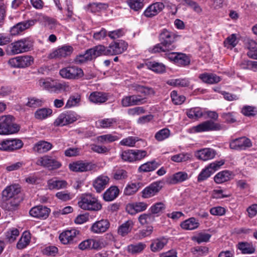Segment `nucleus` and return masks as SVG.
Masks as SVG:
<instances>
[{
    "instance_id": "nucleus-23",
    "label": "nucleus",
    "mask_w": 257,
    "mask_h": 257,
    "mask_svg": "<svg viewBox=\"0 0 257 257\" xmlns=\"http://www.w3.org/2000/svg\"><path fill=\"white\" fill-rule=\"evenodd\" d=\"M53 145L48 142L41 140L34 145L33 151L39 154H44L51 150Z\"/></svg>"
},
{
    "instance_id": "nucleus-43",
    "label": "nucleus",
    "mask_w": 257,
    "mask_h": 257,
    "mask_svg": "<svg viewBox=\"0 0 257 257\" xmlns=\"http://www.w3.org/2000/svg\"><path fill=\"white\" fill-rule=\"evenodd\" d=\"M237 248L243 254H251L255 252V246L251 243L240 242L237 244Z\"/></svg>"
},
{
    "instance_id": "nucleus-38",
    "label": "nucleus",
    "mask_w": 257,
    "mask_h": 257,
    "mask_svg": "<svg viewBox=\"0 0 257 257\" xmlns=\"http://www.w3.org/2000/svg\"><path fill=\"white\" fill-rule=\"evenodd\" d=\"M107 99V95L100 92H93L89 96L90 101L95 103H102L105 102Z\"/></svg>"
},
{
    "instance_id": "nucleus-19",
    "label": "nucleus",
    "mask_w": 257,
    "mask_h": 257,
    "mask_svg": "<svg viewBox=\"0 0 257 257\" xmlns=\"http://www.w3.org/2000/svg\"><path fill=\"white\" fill-rule=\"evenodd\" d=\"M21 198H3L0 203L2 208L8 211L15 210L21 201Z\"/></svg>"
},
{
    "instance_id": "nucleus-57",
    "label": "nucleus",
    "mask_w": 257,
    "mask_h": 257,
    "mask_svg": "<svg viewBox=\"0 0 257 257\" xmlns=\"http://www.w3.org/2000/svg\"><path fill=\"white\" fill-rule=\"evenodd\" d=\"M127 3L131 9L138 11L144 7V0H128Z\"/></svg>"
},
{
    "instance_id": "nucleus-13",
    "label": "nucleus",
    "mask_w": 257,
    "mask_h": 257,
    "mask_svg": "<svg viewBox=\"0 0 257 257\" xmlns=\"http://www.w3.org/2000/svg\"><path fill=\"white\" fill-rule=\"evenodd\" d=\"M163 181H156L151 184L142 191V197L149 198L156 195L162 188Z\"/></svg>"
},
{
    "instance_id": "nucleus-54",
    "label": "nucleus",
    "mask_w": 257,
    "mask_h": 257,
    "mask_svg": "<svg viewBox=\"0 0 257 257\" xmlns=\"http://www.w3.org/2000/svg\"><path fill=\"white\" fill-rule=\"evenodd\" d=\"M20 68H25L31 66L34 63V58L30 55L19 56Z\"/></svg>"
},
{
    "instance_id": "nucleus-61",
    "label": "nucleus",
    "mask_w": 257,
    "mask_h": 257,
    "mask_svg": "<svg viewBox=\"0 0 257 257\" xmlns=\"http://www.w3.org/2000/svg\"><path fill=\"white\" fill-rule=\"evenodd\" d=\"M91 60H92V56L90 55L88 50H86L84 54L77 56L74 59V62L76 64H81Z\"/></svg>"
},
{
    "instance_id": "nucleus-25",
    "label": "nucleus",
    "mask_w": 257,
    "mask_h": 257,
    "mask_svg": "<svg viewBox=\"0 0 257 257\" xmlns=\"http://www.w3.org/2000/svg\"><path fill=\"white\" fill-rule=\"evenodd\" d=\"M215 151L211 148H204L196 152V157L202 161H207L214 158Z\"/></svg>"
},
{
    "instance_id": "nucleus-11",
    "label": "nucleus",
    "mask_w": 257,
    "mask_h": 257,
    "mask_svg": "<svg viewBox=\"0 0 257 257\" xmlns=\"http://www.w3.org/2000/svg\"><path fill=\"white\" fill-rule=\"evenodd\" d=\"M95 168L94 165L90 162L83 161H77L69 164V169L76 172H83L92 170Z\"/></svg>"
},
{
    "instance_id": "nucleus-28",
    "label": "nucleus",
    "mask_w": 257,
    "mask_h": 257,
    "mask_svg": "<svg viewBox=\"0 0 257 257\" xmlns=\"http://www.w3.org/2000/svg\"><path fill=\"white\" fill-rule=\"evenodd\" d=\"M188 178V175L186 172L180 171L170 177L167 180V182L170 184H176L184 182Z\"/></svg>"
},
{
    "instance_id": "nucleus-3",
    "label": "nucleus",
    "mask_w": 257,
    "mask_h": 257,
    "mask_svg": "<svg viewBox=\"0 0 257 257\" xmlns=\"http://www.w3.org/2000/svg\"><path fill=\"white\" fill-rule=\"evenodd\" d=\"M179 37V36L175 33L166 29H163L161 31L158 38L160 42L164 46V48L168 49L171 52L176 48L175 43Z\"/></svg>"
},
{
    "instance_id": "nucleus-63",
    "label": "nucleus",
    "mask_w": 257,
    "mask_h": 257,
    "mask_svg": "<svg viewBox=\"0 0 257 257\" xmlns=\"http://www.w3.org/2000/svg\"><path fill=\"white\" fill-rule=\"evenodd\" d=\"M171 97L172 102L175 105H180L185 100L186 98L183 95H179L176 91H173L171 93Z\"/></svg>"
},
{
    "instance_id": "nucleus-49",
    "label": "nucleus",
    "mask_w": 257,
    "mask_h": 257,
    "mask_svg": "<svg viewBox=\"0 0 257 257\" xmlns=\"http://www.w3.org/2000/svg\"><path fill=\"white\" fill-rule=\"evenodd\" d=\"M238 42L236 34H232L225 39L223 44L224 46L227 49H232L236 46Z\"/></svg>"
},
{
    "instance_id": "nucleus-14",
    "label": "nucleus",
    "mask_w": 257,
    "mask_h": 257,
    "mask_svg": "<svg viewBox=\"0 0 257 257\" xmlns=\"http://www.w3.org/2000/svg\"><path fill=\"white\" fill-rule=\"evenodd\" d=\"M222 128V126L220 124L215 123L212 120L205 121L194 126V130L196 132L219 131Z\"/></svg>"
},
{
    "instance_id": "nucleus-39",
    "label": "nucleus",
    "mask_w": 257,
    "mask_h": 257,
    "mask_svg": "<svg viewBox=\"0 0 257 257\" xmlns=\"http://www.w3.org/2000/svg\"><path fill=\"white\" fill-rule=\"evenodd\" d=\"M87 50L92 56V59L100 55H106V47L103 45H99Z\"/></svg>"
},
{
    "instance_id": "nucleus-5",
    "label": "nucleus",
    "mask_w": 257,
    "mask_h": 257,
    "mask_svg": "<svg viewBox=\"0 0 257 257\" xmlns=\"http://www.w3.org/2000/svg\"><path fill=\"white\" fill-rule=\"evenodd\" d=\"M36 164L47 168L49 170H56L62 166L61 163L56 158L48 155H45L37 158Z\"/></svg>"
},
{
    "instance_id": "nucleus-17",
    "label": "nucleus",
    "mask_w": 257,
    "mask_h": 257,
    "mask_svg": "<svg viewBox=\"0 0 257 257\" xmlns=\"http://www.w3.org/2000/svg\"><path fill=\"white\" fill-rule=\"evenodd\" d=\"M165 8L163 3L156 2L148 7L143 13L144 16L148 18H152L161 12Z\"/></svg>"
},
{
    "instance_id": "nucleus-27",
    "label": "nucleus",
    "mask_w": 257,
    "mask_h": 257,
    "mask_svg": "<svg viewBox=\"0 0 257 257\" xmlns=\"http://www.w3.org/2000/svg\"><path fill=\"white\" fill-rule=\"evenodd\" d=\"M79 247L82 250L87 249H98L101 247V246L100 241L93 239H88L81 242L79 244Z\"/></svg>"
},
{
    "instance_id": "nucleus-20",
    "label": "nucleus",
    "mask_w": 257,
    "mask_h": 257,
    "mask_svg": "<svg viewBox=\"0 0 257 257\" xmlns=\"http://www.w3.org/2000/svg\"><path fill=\"white\" fill-rule=\"evenodd\" d=\"M73 51V48L70 46H63L61 48H59L49 55L50 59H57L66 57L70 56Z\"/></svg>"
},
{
    "instance_id": "nucleus-42",
    "label": "nucleus",
    "mask_w": 257,
    "mask_h": 257,
    "mask_svg": "<svg viewBox=\"0 0 257 257\" xmlns=\"http://www.w3.org/2000/svg\"><path fill=\"white\" fill-rule=\"evenodd\" d=\"M134 225V222L132 220H128L119 227L118 233L122 236L126 235L131 231Z\"/></svg>"
},
{
    "instance_id": "nucleus-18",
    "label": "nucleus",
    "mask_w": 257,
    "mask_h": 257,
    "mask_svg": "<svg viewBox=\"0 0 257 257\" xmlns=\"http://www.w3.org/2000/svg\"><path fill=\"white\" fill-rule=\"evenodd\" d=\"M21 191V187L18 184H13L8 186L2 192V198H21L19 196Z\"/></svg>"
},
{
    "instance_id": "nucleus-22",
    "label": "nucleus",
    "mask_w": 257,
    "mask_h": 257,
    "mask_svg": "<svg viewBox=\"0 0 257 257\" xmlns=\"http://www.w3.org/2000/svg\"><path fill=\"white\" fill-rule=\"evenodd\" d=\"M109 226V222L107 219H101L93 223L90 230L94 233H102L106 231Z\"/></svg>"
},
{
    "instance_id": "nucleus-51",
    "label": "nucleus",
    "mask_w": 257,
    "mask_h": 257,
    "mask_svg": "<svg viewBox=\"0 0 257 257\" xmlns=\"http://www.w3.org/2000/svg\"><path fill=\"white\" fill-rule=\"evenodd\" d=\"M128 176V172L123 169H116L112 173V177L115 180H125Z\"/></svg>"
},
{
    "instance_id": "nucleus-47",
    "label": "nucleus",
    "mask_w": 257,
    "mask_h": 257,
    "mask_svg": "<svg viewBox=\"0 0 257 257\" xmlns=\"http://www.w3.org/2000/svg\"><path fill=\"white\" fill-rule=\"evenodd\" d=\"M155 216L149 213H143L138 217V220L142 225H148L152 223L155 220Z\"/></svg>"
},
{
    "instance_id": "nucleus-56",
    "label": "nucleus",
    "mask_w": 257,
    "mask_h": 257,
    "mask_svg": "<svg viewBox=\"0 0 257 257\" xmlns=\"http://www.w3.org/2000/svg\"><path fill=\"white\" fill-rule=\"evenodd\" d=\"M140 188V184L132 183L128 184L124 190V194L126 195H132L136 193Z\"/></svg>"
},
{
    "instance_id": "nucleus-10",
    "label": "nucleus",
    "mask_w": 257,
    "mask_h": 257,
    "mask_svg": "<svg viewBox=\"0 0 257 257\" xmlns=\"http://www.w3.org/2000/svg\"><path fill=\"white\" fill-rule=\"evenodd\" d=\"M224 162L223 161H219L211 163L206 167L205 169H203L202 171L198 175L197 177V181L199 182L203 181L208 178L216 170L223 165Z\"/></svg>"
},
{
    "instance_id": "nucleus-8",
    "label": "nucleus",
    "mask_w": 257,
    "mask_h": 257,
    "mask_svg": "<svg viewBox=\"0 0 257 257\" xmlns=\"http://www.w3.org/2000/svg\"><path fill=\"white\" fill-rule=\"evenodd\" d=\"M165 57L179 66L185 67L190 63V59L186 54L182 53L172 52L165 54Z\"/></svg>"
},
{
    "instance_id": "nucleus-41",
    "label": "nucleus",
    "mask_w": 257,
    "mask_h": 257,
    "mask_svg": "<svg viewBox=\"0 0 257 257\" xmlns=\"http://www.w3.org/2000/svg\"><path fill=\"white\" fill-rule=\"evenodd\" d=\"M116 122L115 118H107L99 119L96 123L98 128H109L113 127Z\"/></svg>"
},
{
    "instance_id": "nucleus-32",
    "label": "nucleus",
    "mask_w": 257,
    "mask_h": 257,
    "mask_svg": "<svg viewBox=\"0 0 257 257\" xmlns=\"http://www.w3.org/2000/svg\"><path fill=\"white\" fill-rule=\"evenodd\" d=\"M146 247V244L142 242L133 243L127 245V251L132 254H137L141 253Z\"/></svg>"
},
{
    "instance_id": "nucleus-1",
    "label": "nucleus",
    "mask_w": 257,
    "mask_h": 257,
    "mask_svg": "<svg viewBox=\"0 0 257 257\" xmlns=\"http://www.w3.org/2000/svg\"><path fill=\"white\" fill-rule=\"evenodd\" d=\"M33 41L29 38L16 41L7 46L6 52L9 55H15L31 51Z\"/></svg>"
},
{
    "instance_id": "nucleus-46",
    "label": "nucleus",
    "mask_w": 257,
    "mask_h": 257,
    "mask_svg": "<svg viewBox=\"0 0 257 257\" xmlns=\"http://www.w3.org/2000/svg\"><path fill=\"white\" fill-rule=\"evenodd\" d=\"M30 239V233L24 232L17 244V248L20 249L25 248L29 244Z\"/></svg>"
},
{
    "instance_id": "nucleus-31",
    "label": "nucleus",
    "mask_w": 257,
    "mask_h": 257,
    "mask_svg": "<svg viewBox=\"0 0 257 257\" xmlns=\"http://www.w3.org/2000/svg\"><path fill=\"white\" fill-rule=\"evenodd\" d=\"M199 78L204 83L208 84L217 83L220 81L221 78L215 74L204 73L201 74Z\"/></svg>"
},
{
    "instance_id": "nucleus-62",
    "label": "nucleus",
    "mask_w": 257,
    "mask_h": 257,
    "mask_svg": "<svg viewBox=\"0 0 257 257\" xmlns=\"http://www.w3.org/2000/svg\"><path fill=\"white\" fill-rule=\"evenodd\" d=\"M62 113L67 124L73 123L78 119V115L74 111H65Z\"/></svg>"
},
{
    "instance_id": "nucleus-48",
    "label": "nucleus",
    "mask_w": 257,
    "mask_h": 257,
    "mask_svg": "<svg viewBox=\"0 0 257 257\" xmlns=\"http://www.w3.org/2000/svg\"><path fill=\"white\" fill-rule=\"evenodd\" d=\"M180 2L182 6L189 7L197 13H200L202 11L200 6L192 0H180Z\"/></svg>"
},
{
    "instance_id": "nucleus-55",
    "label": "nucleus",
    "mask_w": 257,
    "mask_h": 257,
    "mask_svg": "<svg viewBox=\"0 0 257 257\" xmlns=\"http://www.w3.org/2000/svg\"><path fill=\"white\" fill-rule=\"evenodd\" d=\"M141 140L139 138L136 137H128L122 139L120 142L119 145L129 147H134L136 143Z\"/></svg>"
},
{
    "instance_id": "nucleus-36",
    "label": "nucleus",
    "mask_w": 257,
    "mask_h": 257,
    "mask_svg": "<svg viewBox=\"0 0 257 257\" xmlns=\"http://www.w3.org/2000/svg\"><path fill=\"white\" fill-rule=\"evenodd\" d=\"M199 225L198 220L194 217H191L183 221L181 224V227L185 230L195 229Z\"/></svg>"
},
{
    "instance_id": "nucleus-16",
    "label": "nucleus",
    "mask_w": 257,
    "mask_h": 257,
    "mask_svg": "<svg viewBox=\"0 0 257 257\" xmlns=\"http://www.w3.org/2000/svg\"><path fill=\"white\" fill-rule=\"evenodd\" d=\"M50 212V209L43 205H38L32 208L30 211V215L34 217L40 219H46Z\"/></svg>"
},
{
    "instance_id": "nucleus-2",
    "label": "nucleus",
    "mask_w": 257,
    "mask_h": 257,
    "mask_svg": "<svg viewBox=\"0 0 257 257\" xmlns=\"http://www.w3.org/2000/svg\"><path fill=\"white\" fill-rule=\"evenodd\" d=\"M78 205L85 210L98 211L102 208L97 199L90 193L82 194L78 202Z\"/></svg>"
},
{
    "instance_id": "nucleus-9",
    "label": "nucleus",
    "mask_w": 257,
    "mask_h": 257,
    "mask_svg": "<svg viewBox=\"0 0 257 257\" xmlns=\"http://www.w3.org/2000/svg\"><path fill=\"white\" fill-rule=\"evenodd\" d=\"M128 47V44L124 41L120 40L111 42L106 47V55H116L122 53Z\"/></svg>"
},
{
    "instance_id": "nucleus-60",
    "label": "nucleus",
    "mask_w": 257,
    "mask_h": 257,
    "mask_svg": "<svg viewBox=\"0 0 257 257\" xmlns=\"http://www.w3.org/2000/svg\"><path fill=\"white\" fill-rule=\"evenodd\" d=\"M120 156L123 161L128 162H134V150H127L122 151L120 154Z\"/></svg>"
},
{
    "instance_id": "nucleus-21",
    "label": "nucleus",
    "mask_w": 257,
    "mask_h": 257,
    "mask_svg": "<svg viewBox=\"0 0 257 257\" xmlns=\"http://www.w3.org/2000/svg\"><path fill=\"white\" fill-rule=\"evenodd\" d=\"M79 233V231L72 229L62 232L59 235L61 242L64 244H70L75 241L76 235Z\"/></svg>"
},
{
    "instance_id": "nucleus-45",
    "label": "nucleus",
    "mask_w": 257,
    "mask_h": 257,
    "mask_svg": "<svg viewBox=\"0 0 257 257\" xmlns=\"http://www.w3.org/2000/svg\"><path fill=\"white\" fill-rule=\"evenodd\" d=\"M167 83L175 87H188L190 84V81L187 78H179L169 80Z\"/></svg>"
},
{
    "instance_id": "nucleus-40",
    "label": "nucleus",
    "mask_w": 257,
    "mask_h": 257,
    "mask_svg": "<svg viewBox=\"0 0 257 257\" xmlns=\"http://www.w3.org/2000/svg\"><path fill=\"white\" fill-rule=\"evenodd\" d=\"M231 173L224 170L218 173L214 177V181L217 184H221L228 181L231 178Z\"/></svg>"
},
{
    "instance_id": "nucleus-6",
    "label": "nucleus",
    "mask_w": 257,
    "mask_h": 257,
    "mask_svg": "<svg viewBox=\"0 0 257 257\" xmlns=\"http://www.w3.org/2000/svg\"><path fill=\"white\" fill-rule=\"evenodd\" d=\"M59 74L62 78L69 80L78 79L84 75L82 69L76 66L63 68L60 70Z\"/></svg>"
},
{
    "instance_id": "nucleus-26",
    "label": "nucleus",
    "mask_w": 257,
    "mask_h": 257,
    "mask_svg": "<svg viewBox=\"0 0 257 257\" xmlns=\"http://www.w3.org/2000/svg\"><path fill=\"white\" fill-rule=\"evenodd\" d=\"M67 185L68 183L65 180H59L57 178H52L47 181V187L51 190L66 188Z\"/></svg>"
},
{
    "instance_id": "nucleus-12",
    "label": "nucleus",
    "mask_w": 257,
    "mask_h": 257,
    "mask_svg": "<svg viewBox=\"0 0 257 257\" xmlns=\"http://www.w3.org/2000/svg\"><path fill=\"white\" fill-rule=\"evenodd\" d=\"M121 102L123 107L140 105L146 103V98L140 95H128L123 97Z\"/></svg>"
},
{
    "instance_id": "nucleus-35",
    "label": "nucleus",
    "mask_w": 257,
    "mask_h": 257,
    "mask_svg": "<svg viewBox=\"0 0 257 257\" xmlns=\"http://www.w3.org/2000/svg\"><path fill=\"white\" fill-rule=\"evenodd\" d=\"M119 192L116 186H111L103 193V199L106 201H111L117 197Z\"/></svg>"
},
{
    "instance_id": "nucleus-7",
    "label": "nucleus",
    "mask_w": 257,
    "mask_h": 257,
    "mask_svg": "<svg viewBox=\"0 0 257 257\" xmlns=\"http://www.w3.org/2000/svg\"><path fill=\"white\" fill-rule=\"evenodd\" d=\"M0 121L6 128L8 135L17 133L20 131V125L15 123V118L12 115L0 116Z\"/></svg>"
},
{
    "instance_id": "nucleus-44",
    "label": "nucleus",
    "mask_w": 257,
    "mask_h": 257,
    "mask_svg": "<svg viewBox=\"0 0 257 257\" xmlns=\"http://www.w3.org/2000/svg\"><path fill=\"white\" fill-rule=\"evenodd\" d=\"M246 47L249 50L247 53V56L254 59H257V43L254 40H249L247 41Z\"/></svg>"
},
{
    "instance_id": "nucleus-15",
    "label": "nucleus",
    "mask_w": 257,
    "mask_h": 257,
    "mask_svg": "<svg viewBox=\"0 0 257 257\" xmlns=\"http://www.w3.org/2000/svg\"><path fill=\"white\" fill-rule=\"evenodd\" d=\"M251 146V141L245 137L234 139L229 144L230 149L235 150H245Z\"/></svg>"
},
{
    "instance_id": "nucleus-33",
    "label": "nucleus",
    "mask_w": 257,
    "mask_h": 257,
    "mask_svg": "<svg viewBox=\"0 0 257 257\" xmlns=\"http://www.w3.org/2000/svg\"><path fill=\"white\" fill-rule=\"evenodd\" d=\"M114 134H117L118 135H114L113 134H109L100 136L97 137V140L100 143H110L119 140L121 137V134H118L116 132H114Z\"/></svg>"
},
{
    "instance_id": "nucleus-29",
    "label": "nucleus",
    "mask_w": 257,
    "mask_h": 257,
    "mask_svg": "<svg viewBox=\"0 0 257 257\" xmlns=\"http://www.w3.org/2000/svg\"><path fill=\"white\" fill-rule=\"evenodd\" d=\"M168 239L165 237L155 239L150 245L151 250L153 252L160 251L167 244Z\"/></svg>"
},
{
    "instance_id": "nucleus-50",
    "label": "nucleus",
    "mask_w": 257,
    "mask_h": 257,
    "mask_svg": "<svg viewBox=\"0 0 257 257\" xmlns=\"http://www.w3.org/2000/svg\"><path fill=\"white\" fill-rule=\"evenodd\" d=\"M147 65L150 69L158 73H163L166 70L165 66L163 64L155 61L149 62Z\"/></svg>"
},
{
    "instance_id": "nucleus-4",
    "label": "nucleus",
    "mask_w": 257,
    "mask_h": 257,
    "mask_svg": "<svg viewBox=\"0 0 257 257\" xmlns=\"http://www.w3.org/2000/svg\"><path fill=\"white\" fill-rule=\"evenodd\" d=\"M38 83L39 86L43 89L54 92L61 91H67L70 89L69 85L64 82H57L41 79L39 80Z\"/></svg>"
},
{
    "instance_id": "nucleus-37",
    "label": "nucleus",
    "mask_w": 257,
    "mask_h": 257,
    "mask_svg": "<svg viewBox=\"0 0 257 257\" xmlns=\"http://www.w3.org/2000/svg\"><path fill=\"white\" fill-rule=\"evenodd\" d=\"M161 165V164L155 160L148 162L141 165L139 171L141 172H149L154 171Z\"/></svg>"
},
{
    "instance_id": "nucleus-34",
    "label": "nucleus",
    "mask_w": 257,
    "mask_h": 257,
    "mask_svg": "<svg viewBox=\"0 0 257 257\" xmlns=\"http://www.w3.org/2000/svg\"><path fill=\"white\" fill-rule=\"evenodd\" d=\"M133 88L134 90L141 94H139L141 96L145 97L146 99L147 96L155 94L154 89L151 87H146L139 84H135L134 85Z\"/></svg>"
},
{
    "instance_id": "nucleus-58",
    "label": "nucleus",
    "mask_w": 257,
    "mask_h": 257,
    "mask_svg": "<svg viewBox=\"0 0 257 257\" xmlns=\"http://www.w3.org/2000/svg\"><path fill=\"white\" fill-rule=\"evenodd\" d=\"M170 135V130L168 128H164L157 132L155 134V138L158 141L161 142L168 138Z\"/></svg>"
},
{
    "instance_id": "nucleus-59",
    "label": "nucleus",
    "mask_w": 257,
    "mask_h": 257,
    "mask_svg": "<svg viewBox=\"0 0 257 257\" xmlns=\"http://www.w3.org/2000/svg\"><path fill=\"white\" fill-rule=\"evenodd\" d=\"M188 117L191 119H197L203 115L201 109L199 107H195L190 109L187 112Z\"/></svg>"
},
{
    "instance_id": "nucleus-53",
    "label": "nucleus",
    "mask_w": 257,
    "mask_h": 257,
    "mask_svg": "<svg viewBox=\"0 0 257 257\" xmlns=\"http://www.w3.org/2000/svg\"><path fill=\"white\" fill-rule=\"evenodd\" d=\"M192 156L190 153H180L171 157V160L175 162H185L190 160Z\"/></svg>"
},
{
    "instance_id": "nucleus-24",
    "label": "nucleus",
    "mask_w": 257,
    "mask_h": 257,
    "mask_svg": "<svg viewBox=\"0 0 257 257\" xmlns=\"http://www.w3.org/2000/svg\"><path fill=\"white\" fill-rule=\"evenodd\" d=\"M109 181V178L104 175L97 177L93 182V186L98 193L101 192L106 187Z\"/></svg>"
},
{
    "instance_id": "nucleus-64",
    "label": "nucleus",
    "mask_w": 257,
    "mask_h": 257,
    "mask_svg": "<svg viewBox=\"0 0 257 257\" xmlns=\"http://www.w3.org/2000/svg\"><path fill=\"white\" fill-rule=\"evenodd\" d=\"M19 235V230L17 228H13L6 232V237L9 242H13L16 239Z\"/></svg>"
},
{
    "instance_id": "nucleus-30",
    "label": "nucleus",
    "mask_w": 257,
    "mask_h": 257,
    "mask_svg": "<svg viewBox=\"0 0 257 257\" xmlns=\"http://www.w3.org/2000/svg\"><path fill=\"white\" fill-rule=\"evenodd\" d=\"M31 25L30 21H23L20 22L11 28L10 33L12 35H19L25 30L28 29Z\"/></svg>"
},
{
    "instance_id": "nucleus-52",
    "label": "nucleus",
    "mask_w": 257,
    "mask_h": 257,
    "mask_svg": "<svg viewBox=\"0 0 257 257\" xmlns=\"http://www.w3.org/2000/svg\"><path fill=\"white\" fill-rule=\"evenodd\" d=\"M52 113V110L50 108H43L38 109L35 113L36 118L43 119L50 116Z\"/></svg>"
}]
</instances>
